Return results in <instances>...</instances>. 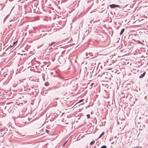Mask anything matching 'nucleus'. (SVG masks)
<instances>
[{"label": "nucleus", "mask_w": 148, "mask_h": 148, "mask_svg": "<svg viewBox=\"0 0 148 148\" xmlns=\"http://www.w3.org/2000/svg\"><path fill=\"white\" fill-rule=\"evenodd\" d=\"M145 73V72H144L143 74H141L140 75V76L139 78H143L144 76Z\"/></svg>", "instance_id": "obj_3"}, {"label": "nucleus", "mask_w": 148, "mask_h": 148, "mask_svg": "<svg viewBox=\"0 0 148 148\" xmlns=\"http://www.w3.org/2000/svg\"><path fill=\"white\" fill-rule=\"evenodd\" d=\"M104 132H103L100 135L99 137L98 138H101L103 135H104Z\"/></svg>", "instance_id": "obj_5"}, {"label": "nucleus", "mask_w": 148, "mask_h": 148, "mask_svg": "<svg viewBox=\"0 0 148 148\" xmlns=\"http://www.w3.org/2000/svg\"><path fill=\"white\" fill-rule=\"evenodd\" d=\"M138 42L139 44H142V43H141L139 41H138Z\"/></svg>", "instance_id": "obj_12"}, {"label": "nucleus", "mask_w": 148, "mask_h": 148, "mask_svg": "<svg viewBox=\"0 0 148 148\" xmlns=\"http://www.w3.org/2000/svg\"><path fill=\"white\" fill-rule=\"evenodd\" d=\"M18 41H17L16 42H14L13 44V46Z\"/></svg>", "instance_id": "obj_11"}, {"label": "nucleus", "mask_w": 148, "mask_h": 148, "mask_svg": "<svg viewBox=\"0 0 148 148\" xmlns=\"http://www.w3.org/2000/svg\"><path fill=\"white\" fill-rule=\"evenodd\" d=\"M101 148H106V146L105 145L102 146Z\"/></svg>", "instance_id": "obj_9"}, {"label": "nucleus", "mask_w": 148, "mask_h": 148, "mask_svg": "<svg viewBox=\"0 0 148 148\" xmlns=\"http://www.w3.org/2000/svg\"><path fill=\"white\" fill-rule=\"evenodd\" d=\"M84 100V99H82L80 100V101H79L78 102V103H80V102L83 101Z\"/></svg>", "instance_id": "obj_8"}, {"label": "nucleus", "mask_w": 148, "mask_h": 148, "mask_svg": "<svg viewBox=\"0 0 148 148\" xmlns=\"http://www.w3.org/2000/svg\"><path fill=\"white\" fill-rule=\"evenodd\" d=\"M5 133L6 132H5V130H2L1 131V132L0 133V136H3Z\"/></svg>", "instance_id": "obj_1"}, {"label": "nucleus", "mask_w": 148, "mask_h": 148, "mask_svg": "<svg viewBox=\"0 0 148 148\" xmlns=\"http://www.w3.org/2000/svg\"><path fill=\"white\" fill-rule=\"evenodd\" d=\"M67 142V141H66L65 143H64V144L63 145V146H64L66 143V142Z\"/></svg>", "instance_id": "obj_14"}, {"label": "nucleus", "mask_w": 148, "mask_h": 148, "mask_svg": "<svg viewBox=\"0 0 148 148\" xmlns=\"http://www.w3.org/2000/svg\"><path fill=\"white\" fill-rule=\"evenodd\" d=\"M110 6L111 8H115L118 7L119 5H115L114 4H112L110 5Z\"/></svg>", "instance_id": "obj_2"}, {"label": "nucleus", "mask_w": 148, "mask_h": 148, "mask_svg": "<svg viewBox=\"0 0 148 148\" xmlns=\"http://www.w3.org/2000/svg\"><path fill=\"white\" fill-rule=\"evenodd\" d=\"M87 116L88 118H89L90 116L89 114L87 115Z\"/></svg>", "instance_id": "obj_10"}, {"label": "nucleus", "mask_w": 148, "mask_h": 148, "mask_svg": "<svg viewBox=\"0 0 148 148\" xmlns=\"http://www.w3.org/2000/svg\"><path fill=\"white\" fill-rule=\"evenodd\" d=\"M54 43H51V44L50 45V46H52V45H53V44H54Z\"/></svg>", "instance_id": "obj_13"}, {"label": "nucleus", "mask_w": 148, "mask_h": 148, "mask_svg": "<svg viewBox=\"0 0 148 148\" xmlns=\"http://www.w3.org/2000/svg\"><path fill=\"white\" fill-rule=\"evenodd\" d=\"M95 143V142L94 141H92L90 143V145H93Z\"/></svg>", "instance_id": "obj_6"}, {"label": "nucleus", "mask_w": 148, "mask_h": 148, "mask_svg": "<svg viewBox=\"0 0 148 148\" xmlns=\"http://www.w3.org/2000/svg\"><path fill=\"white\" fill-rule=\"evenodd\" d=\"M41 129H40L39 130H38V134H40V132L41 131Z\"/></svg>", "instance_id": "obj_7"}, {"label": "nucleus", "mask_w": 148, "mask_h": 148, "mask_svg": "<svg viewBox=\"0 0 148 148\" xmlns=\"http://www.w3.org/2000/svg\"><path fill=\"white\" fill-rule=\"evenodd\" d=\"M124 31V29H123L121 30V32L120 33V34L121 35H122L123 34V32Z\"/></svg>", "instance_id": "obj_4"}]
</instances>
